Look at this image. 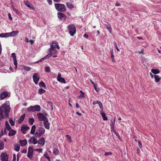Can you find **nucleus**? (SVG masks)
<instances>
[{"label":"nucleus","instance_id":"nucleus-1","mask_svg":"<svg viewBox=\"0 0 161 161\" xmlns=\"http://www.w3.org/2000/svg\"><path fill=\"white\" fill-rule=\"evenodd\" d=\"M9 103V101H6L0 107V115L2 119H4V116L7 118H9V114L10 110Z\"/></svg>","mask_w":161,"mask_h":161},{"label":"nucleus","instance_id":"nucleus-2","mask_svg":"<svg viewBox=\"0 0 161 161\" xmlns=\"http://www.w3.org/2000/svg\"><path fill=\"white\" fill-rule=\"evenodd\" d=\"M55 7L56 10L59 12H64L66 11V8L64 4L59 3L55 4Z\"/></svg>","mask_w":161,"mask_h":161},{"label":"nucleus","instance_id":"nucleus-3","mask_svg":"<svg viewBox=\"0 0 161 161\" xmlns=\"http://www.w3.org/2000/svg\"><path fill=\"white\" fill-rule=\"evenodd\" d=\"M67 29L71 36H73L76 32L75 26L73 24L69 25L67 26Z\"/></svg>","mask_w":161,"mask_h":161},{"label":"nucleus","instance_id":"nucleus-4","mask_svg":"<svg viewBox=\"0 0 161 161\" xmlns=\"http://www.w3.org/2000/svg\"><path fill=\"white\" fill-rule=\"evenodd\" d=\"M45 132V129L42 126L39 127L35 133V136L36 137H40Z\"/></svg>","mask_w":161,"mask_h":161},{"label":"nucleus","instance_id":"nucleus-5","mask_svg":"<svg viewBox=\"0 0 161 161\" xmlns=\"http://www.w3.org/2000/svg\"><path fill=\"white\" fill-rule=\"evenodd\" d=\"M41 110V107L39 105H36L34 106H30L28 108V112H35V111L39 112Z\"/></svg>","mask_w":161,"mask_h":161},{"label":"nucleus","instance_id":"nucleus-6","mask_svg":"<svg viewBox=\"0 0 161 161\" xmlns=\"http://www.w3.org/2000/svg\"><path fill=\"white\" fill-rule=\"evenodd\" d=\"M37 116L38 117V119L39 121H44L48 119L47 117L43 113H37Z\"/></svg>","mask_w":161,"mask_h":161},{"label":"nucleus","instance_id":"nucleus-7","mask_svg":"<svg viewBox=\"0 0 161 161\" xmlns=\"http://www.w3.org/2000/svg\"><path fill=\"white\" fill-rule=\"evenodd\" d=\"M34 153L33 149L32 147L29 146L28 148L27 156L30 159H31Z\"/></svg>","mask_w":161,"mask_h":161},{"label":"nucleus","instance_id":"nucleus-8","mask_svg":"<svg viewBox=\"0 0 161 161\" xmlns=\"http://www.w3.org/2000/svg\"><path fill=\"white\" fill-rule=\"evenodd\" d=\"M2 161H8V155L5 153H2L0 155Z\"/></svg>","mask_w":161,"mask_h":161},{"label":"nucleus","instance_id":"nucleus-9","mask_svg":"<svg viewBox=\"0 0 161 161\" xmlns=\"http://www.w3.org/2000/svg\"><path fill=\"white\" fill-rule=\"evenodd\" d=\"M38 74V73H35L32 76L33 81L35 84L36 85L37 84L40 79Z\"/></svg>","mask_w":161,"mask_h":161},{"label":"nucleus","instance_id":"nucleus-10","mask_svg":"<svg viewBox=\"0 0 161 161\" xmlns=\"http://www.w3.org/2000/svg\"><path fill=\"white\" fill-rule=\"evenodd\" d=\"M30 128L27 125H24L21 126V131L23 134H25L26 131L30 129Z\"/></svg>","mask_w":161,"mask_h":161},{"label":"nucleus","instance_id":"nucleus-11","mask_svg":"<svg viewBox=\"0 0 161 161\" xmlns=\"http://www.w3.org/2000/svg\"><path fill=\"white\" fill-rule=\"evenodd\" d=\"M57 15L58 18L60 20H62L64 19H65L66 18L67 16L65 15L62 13L60 12H58L57 13Z\"/></svg>","mask_w":161,"mask_h":161},{"label":"nucleus","instance_id":"nucleus-12","mask_svg":"<svg viewBox=\"0 0 161 161\" xmlns=\"http://www.w3.org/2000/svg\"><path fill=\"white\" fill-rule=\"evenodd\" d=\"M8 92L6 91H3L0 94V99L3 100L4 98L8 96Z\"/></svg>","mask_w":161,"mask_h":161},{"label":"nucleus","instance_id":"nucleus-13","mask_svg":"<svg viewBox=\"0 0 161 161\" xmlns=\"http://www.w3.org/2000/svg\"><path fill=\"white\" fill-rule=\"evenodd\" d=\"M19 32L17 31H13L10 32L8 33V36L9 37H14L17 36Z\"/></svg>","mask_w":161,"mask_h":161},{"label":"nucleus","instance_id":"nucleus-14","mask_svg":"<svg viewBox=\"0 0 161 161\" xmlns=\"http://www.w3.org/2000/svg\"><path fill=\"white\" fill-rule=\"evenodd\" d=\"M104 25L106 26V28L108 30L110 33H112V29L110 24L108 22H106L105 24H104Z\"/></svg>","mask_w":161,"mask_h":161},{"label":"nucleus","instance_id":"nucleus-15","mask_svg":"<svg viewBox=\"0 0 161 161\" xmlns=\"http://www.w3.org/2000/svg\"><path fill=\"white\" fill-rule=\"evenodd\" d=\"M58 42L54 41L52 42V44L50 45V47L49 48V50H53V49H55L56 48V46Z\"/></svg>","mask_w":161,"mask_h":161},{"label":"nucleus","instance_id":"nucleus-16","mask_svg":"<svg viewBox=\"0 0 161 161\" xmlns=\"http://www.w3.org/2000/svg\"><path fill=\"white\" fill-rule=\"evenodd\" d=\"M50 123L48 121V119L43 122V125L46 129L49 130L50 129Z\"/></svg>","mask_w":161,"mask_h":161},{"label":"nucleus","instance_id":"nucleus-17","mask_svg":"<svg viewBox=\"0 0 161 161\" xmlns=\"http://www.w3.org/2000/svg\"><path fill=\"white\" fill-rule=\"evenodd\" d=\"M38 143L40 144L41 146H43L45 144V139L43 137H42L39 140Z\"/></svg>","mask_w":161,"mask_h":161},{"label":"nucleus","instance_id":"nucleus-18","mask_svg":"<svg viewBox=\"0 0 161 161\" xmlns=\"http://www.w3.org/2000/svg\"><path fill=\"white\" fill-rule=\"evenodd\" d=\"M19 142L20 143V145L21 146L23 147L27 144V142L26 140L25 139L24 140H20Z\"/></svg>","mask_w":161,"mask_h":161},{"label":"nucleus","instance_id":"nucleus-19","mask_svg":"<svg viewBox=\"0 0 161 161\" xmlns=\"http://www.w3.org/2000/svg\"><path fill=\"white\" fill-rule=\"evenodd\" d=\"M9 131L8 133V136H12L15 135L16 133V131L12 129Z\"/></svg>","mask_w":161,"mask_h":161},{"label":"nucleus","instance_id":"nucleus-20","mask_svg":"<svg viewBox=\"0 0 161 161\" xmlns=\"http://www.w3.org/2000/svg\"><path fill=\"white\" fill-rule=\"evenodd\" d=\"M115 117L113 120L112 121V120H111V124H110V127H111V130H113L114 129V126L115 125Z\"/></svg>","mask_w":161,"mask_h":161},{"label":"nucleus","instance_id":"nucleus-21","mask_svg":"<svg viewBox=\"0 0 161 161\" xmlns=\"http://www.w3.org/2000/svg\"><path fill=\"white\" fill-rule=\"evenodd\" d=\"M25 117V114H23L19 118L18 120V123L19 124H21L24 120Z\"/></svg>","mask_w":161,"mask_h":161},{"label":"nucleus","instance_id":"nucleus-22","mask_svg":"<svg viewBox=\"0 0 161 161\" xmlns=\"http://www.w3.org/2000/svg\"><path fill=\"white\" fill-rule=\"evenodd\" d=\"M25 4L30 9H33L34 8L33 5L30 3L28 1L25 2Z\"/></svg>","mask_w":161,"mask_h":161},{"label":"nucleus","instance_id":"nucleus-23","mask_svg":"<svg viewBox=\"0 0 161 161\" xmlns=\"http://www.w3.org/2000/svg\"><path fill=\"white\" fill-rule=\"evenodd\" d=\"M100 114L103 117V119L104 120H108L107 117L106 116L105 113H103L101 111H100Z\"/></svg>","mask_w":161,"mask_h":161},{"label":"nucleus","instance_id":"nucleus-24","mask_svg":"<svg viewBox=\"0 0 161 161\" xmlns=\"http://www.w3.org/2000/svg\"><path fill=\"white\" fill-rule=\"evenodd\" d=\"M36 126L35 125H33L31 129L30 134L32 135L34 134L36 130Z\"/></svg>","mask_w":161,"mask_h":161},{"label":"nucleus","instance_id":"nucleus-25","mask_svg":"<svg viewBox=\"0 0 161 161\" xmlns=\"http://www.w3.org/2000/svg\"><path fill=\"white\" fill-rule=\"evenodd\" d=\"M151 72L154 74L156 75L159 73L160 71V70L158 69H153L151 70Z\"/></svg>","mask_w":161,"mask_h":161},{"label":"nucleus","instance_id":"nucleus-26","mask_svg":"<svg viewBox=\"0 0 161 161\" xmlns=\"http://www.w3.org/2000/svg\"><path fill=\"white\" fill-rule=\"evenodd\" d=\"M66 5L67 7L70 9H72L74 7V5L72 4L69 2L67 3Z\"/></svg>","mask_w":161,"mask_h":161},{"label":"nucleus","instance_id":"nucleus-27","mask_svg":"<svg viewBox=\"0 0 161 161\" xmlns=\"http://www.w3.org/2000/svg\"><path fill=\"white\" fill-rule=\"evenodd\" d=\"M5 124L6 126L5 128H6L8 130H10L11 129V127L10 126L7 121H6Z\"/></svg>","mask_w":161,"mask_h":161},{"label":"nucleus","instance_id":"nucleus-28","mask_svg":"<svg viewBox=\"0 0 161 161\" xmlns=\"http://www.w3.org/2000/svg\"><path fill=\"white\" fill-rule=\"evenodd\" d=\"M39 86L40 87H43L45 89L46 88V86L43 81H41L39 83Z\"/></svg>","mask_w":161,"mask_h":161},{"label":"nucleus","instance_id":"nucleus-29","mask_svg":"<svg viewBox=\"0 0 161 161\" xmlns=\"http://www.w3.org/2000/svg\"><path fill=\"white\" fill-rule=\"evenodd\" d=\"M112 132H113L116 135V136H117L119 140L121 141H122V139L121 138V137H120L119 134L118 132H116L114 130H111Z\"/></svg>","mask_w":161,"mask_h":161},{"label":"nucleus","instance_id":"nucleus-30","mask_svg":"<svg viewBox=\"0 0 161 161\" xmlns=\"http://www.w3.org/2000/svg\"><path fill=\"white\" fill-rule=\"evenodd\" d=\"M0 37L2 38L8 37V33H2L0 34Z\"/></svg>","mask_w":161,"mask_h":161},{"label":"nucleus","instance_id":"nucleus-31","mask_svg":"<svg viewBox=\"0 0 161 161\" xmlns=\"http://www.w3.org/2000/svg\"><path fill=\"white\" fill-rule=\"evenodd\" d=\"M59 150L56 148H54L53 149V153L55 155H58L59 154Z\"/></svg>","mask_w":161,"mask_h":161},{"label":"nucleus","instance_id":"nucleus-32","mask_svg":"<svg viewBox=\"0 0 161 161\" xmlns=\"http://www.w3.org/2000/svg\"><path fill=\"white\" fill-rule=\"evenodd\" d=\"M154 77L155 80V81L156 82H158L161 79V78L158 75H155L154 76Z\"/></svg>","mask_w":161,"mask_h":161},{"label":"nucleus","instance_id":"nucleus-33","mask_svg":"<svg viewBox=\"0 0 161 161\" xmlns=\"http://www.w3.org/2000/svg\"><path fill=\"white\" fill-rule=\"evenodd\" d=\"M45 92L46 91L42 88H40L38 90V93L40 95L42 94Z\"/></svg>","mask_w":161,"mask_h":161},{"label":"nucleus","instance_id":"nucleus-34","mask_svg":"<svg viewBox=\"0 0 161 161\" xmlns=\"http://www.w3.org/2000/svg\"><path fill=\"white\" fill-rule=\"evenodd\" d=\"M53 50L49 51V49H48V51L50 52V55H51L56 54L57 52V51L56 49H53Z\"/></svg>","mask_w":161,"mask_h":161},{"label":"nucleus","instance_id":"nucleus-35","mask_svg":"<svg viewBox=\"0 0 161 161\" xmlns=\"http://www.w3.org/2000/svg\"><path fill=\"white\" fill-rule=\"evenodd\" d=\"M29 123L31 125H33L34 122V119L33 118H29Z\"/></svg>","mask_w":161,"mask_h":161},{"label":"nucleus","instance_id":"nucleus-36","mask_svg":"<svg viewBox=\"0 0 161 161\" xmlns=\"http://www.w3.org/2000/svg\"><path fill=\"white\" fill-rule=\"evenodd\" d=\"M31 139H32V142L33 144H36L38 142V141L36 140L35 137L32 136L31 137Z\"/></svg>","mask_w":161,"mask_h":161},{"label":"nucleus","instance_id":"nucleus-37","mask_svg":"<svg viewBox=\"0 0 161 161\" xmlns=\"http://www.w3.org/2000/svg\"><path fill=\"white\" fill-rule=\"evenodd\" d=\"M57 80L59 82H61V83H66L65 79L62 77H61L58 79H57Z\"/></svg>","mask_w":161,"mask_h":161},{"label":"nucleus","instance_id":"nucleus-38","mask_svg":"<svg viewBox=\"0 0 161 161\" xmlns=\"http://www.w3.org/2000/svg\"><path fill=\"white\" fill-rule=\"evenodd\" d=\"M43 156L48 160V161H51L50 157L48 156V154L47 152L44 153Z\"/></svg>","mask_w":161,"mask_h":161},{"label":"nucleus","instance_id":"nucleus-39","mask_svg":"<svg viewBox=\"0 0 161 161\" xmlns=\"http://www.w3.org/2000/svg\"><path fill=\"white\" fill-rule=\"evenodd\" d=\"M110 53L111 54V58L112 59V61L113 62H115V60L114 58V55L113 54V49H112L110 50Z\"/></svg>","mask_w":161,"mask_h":161},{"label":"nucleus","instance_id":"nucleus-40","mask_svg":"<svg viewBox=\"0 0 161 161\" xmlns=\"http://www.w3.org/2000/svg\"><path fill=\"white\" fill-rule=\"evenodd\" d=\"M4 148V143L2 141H0V150H3Z\"/></svg>","mask_w":161,"mask_h":161},{"label":"nucleus","instance_id":"nucleus-41","mask_svg":"<svg viewBox=\"0 0 161 161\" xmlns=\"http://www.w3.org/2000/svg\"><path fill=\"white\" fill-rule=\"evenodd\" d=\"M97 104H99V106L100 108L102 110V111H103V108L102 102L100 101H98V103Z\"/></svg>","mask_w":161,"mask_h":161},{"label":"nucleus","instance_id":"nucleus-42","mask_svg":"<svg viewBox=\"0 0 161 161\" xmlns=\"http://www.w3.org/2000/svg\"><path fill=\"white\" fill-rule=\"evenodd\" d=\"M9 122L12 126L14 125L15 122L13 121V120L11 118H9Z\"/></svg>","mask_w":161,"mask_h":161},{"label":"nucleus","instance_id":"nucleus-43","mask_svg":"<svg viewBox=\"0 0 161 161\" xmlns=\"http://www.w3.org/2000/svg\"><path fill=\"white\" fill-rule=\"evenodd\" d=\"M80 92L81 94L78 97L80 98L85 97L84 93L81 90L80 91Z\"/></svg>","mask_w":161,"mask_h":161},{"label":"nucleus","instance_id":"nucleus-44","mask_svg":"<svg viewBox=\"0 0 161 161\" xmlns=\"http://www.w3.org/2000/svg\"><path fill=\"white\" fill-rule=\"evenodd\" d=\"M16 145H17V146L15 147L14 148V150L16 151L17 152H18L19 151L20 147L19 145H15V146Z\"/></svg>","mask_w":161,"mask_h":161},{"label":"nucleus","instance_id":"nucleus-45","mask_svg":"<svg viewBox=\"0 0 161 161\" xmlns=\"http://www.w3.org/2000/svg\"><path fill=\"white\" fill-rule=\"evenodd\" d=\"M45 71L47 73H49L51 71V69L49 66H46L45 67Z\"/></svg>","mask_w":161,"mask_h":161},{"label":"nucleus","instance_id":"nucleus-46","mask_svg":"<svg viewBox=\"0 0 161 161\" xmlns=\"http://www.w3.org/2000/svg\"><path fill=\"white\" fill-rule=\"evenodd\" d=\"M93 86H94V89H95V91L97 92H98L99 91V90H100L99 88H97V83H96L95 85H93Z\"/></svg>","mask_w":161,"mask_h":161},{"label":"nucleus","instance_id":"nucleus-47","mask_svg":"<svg viewBox=\"0 0 161 161\" xmlns=\"http://www.w3.org/2000/svg\"><path fill=\"white\" fill-rule=\"evenodd\" d=\"M23 67L24 69L25 70L29 71L31 69V68L30 67H28V66H25V65L23 66Z\"/></svg>","mask_w":161,"mask_h":161},{"label":"nucleus","instance_id":"nucleus-48","mask_svg":"<svg viewBox=\"0 0 161 161\" xmlns=\"http://www.w3.org/2000/svg\"><path fill=\"white\" fill-rule=\"evenodd\" d=\"M12 57L13 58V60L16 59V56L15 53H13L11 54Z\"/></svg>","mask_w":161,"mask_h":161},{"label":"nucleus","instance_id":"nucleus-49","mask_svg":"<svg viewBox=\"0 0 161 161\" xmlns=\"http://www.w3.org/2000/svg\"><path fill=\"white\" fill-rule=\"evenodd\" d=\"M66 136L67 138V140H68L69 142H70L72 141L71 137L69 135H67Z\"/></svg>","mask_w":161,"mask_h":161},{"label":"nucleus","instance_id":"nucleus-50","mask_svg":"<svg viewBox=\"0 0 161 161\" xmlns=\"http://www.w3.org/2000/svg\"><path fill=\"white\" fill-rule=\"evenodd\" d=\"M34 151L36 152H38L39 153H41L42 152V149L41 148H38L34 149Z\"/></svg>","mask_w":161,"mask_h":161},{"label":"nucleus","instance_id":"nucleus-51","mask_svg":"<svg viewBox=\"0 0 161 161\" xmlns=\"http://www.w3.org/2000/svg\"><path fill=\"white\" fill-rule=\"evenodd\" d=\"M114 47L116 48V50L118 51H119L120 50L118 48L117 46V44L116 42H114Z\"/></svg>","mask_w":161,"mask_h":161},{"label":"nucleus","instance_id":"nucleus-52","mask_svg":"<svg viewBox=\"0 0 161 161\" xmlns=\"http://www.w3.org/2000/svg\"><path fill=\"white\" fill-rule=\"evenodd\" d=\"M51 56V55H50L49 54H48L47 55H46L45 57H43V58L44 59H46L50 57Z\"/></svg>","mask_w":161,"mask_h":161},{"label":"nucleus","instance_id":"nucleus-53","mask_svg":"<svg viewBox=\"0 0 161 161\" xmlns=\"http://www.w3.org/2000/svg\"><path fill=\"white\" fill-rule=\"evenodd\" d=\"M112 153L111 152H106L105 153L104 155L105 156H107L110 155H112Z\"/></svg>","mask_w":161,"mask_h":161},{"label":"nucleus","instance_id":"nucleus-54","mask_svg":"<svg viewBox=\"0 0 161 161\" xmlns=\"http://www.w3.org/2000/svg\"><path fill=\"white\" fill-rule=\"evenodd\" d=\"M14 61V65H17V59L13 60Z\"/></svg>","mask_w":161,"mask_h":161},{"label":"nucleus","instance_id":"nucleus-55","mask_svg":"<svg viewBox=\"0 0 161 161\" xmlns=\"http://www.w3.org/2000/svg\"><path fill=\"white\" fill-rule=\"evenodd\" d=\"M13 161H16V154H13Z\"/></svg>","mask_w":161,"mask_h":161},{"label":"nucleus","instance_id":"nucleus-56","mask_svg":"<svg viewBox=\"0 0 161 161\" xmlns=\"http://www.w3.org/2000/svg\"><path fill=\"white\" fill-rule=\"evenodd\" d=\"M47 2L50 5H51L52 4V0H47Z\"/></svg>","mask_w":161,"mask_h":161},{"label":"nucleus","instance_id":"nucleus-57","mask_svg":"<svg viewBox=\"0 0 161 161\" xmlns=\"http://www.w3.org/2000/svg\"><path fill=\"white\" fill-rule=\"evenodd\" d=\"M138 146H139V147L141 148H142V145L141 144V142H140V141H138Z\"/></svg>","mask_w":161,"mask_h":161},{"label":"nucleus","instance_id":"nucleus-58","mask_svg":"<svg viewBox=\"0 0 161 161\" xmlns=\"http://www.w3.org/2000/svg\"><path fill=\"white\" fill-rule=\"evenodd\" d=\"M8 16L9 19L11 20H12L13 19H12V17L11 16V15L10 13H8Z\"/></svg>","mask_w":161,"mask_h":161},{"label":"nucleus","instance_id":"nucleus-59","mask_svg":"<svg viewBox=\"0 0 161 161\" xmlns=\"http://www.w3.org/2000/svg\"><path fill=\"white\" fill-rule=\"evenodd\" d=\"M47 102L48 103V104L50 105V107L53 106V103L51 101H48Z\"/></svg>","mask_w":161,"mask_h":161},{"label":"nucleus","instance_id":"nucleus-60","mask_svg":"<svg viewBox=\"0 0 161 161\" xmlns=\"http://www.w3.org/2000/svg\"><path fill=\"white\" fill-rule=\"evenodd\" d=\"M27 151L26 149H24L21 151V152L22 153H27Z\"/></svg>","mask_w":161,"mask_h":161},{"label":"nucleus","instance_id":"nucleus-61","mask_svg":"<svg viewBox=\"0 0 161 161\" xmlns=\"http://www.w3.org/2000/svg\"><path fill=\"white\" fill-rule=\"evenodd\" d=\"M61 78V74L60 73H59L58 74V76H57V79H58Z\"/></svg>","mask_w":161,"mask_h":161},{"label":"nucleus","instance_id":"nucleus-62","mask_svg":"<svg viewBox=\"0 0 161 161\" xmlns=\"http://www.w3.org/2000/svg\"><path fill=\"white\" fill-rule=\"evenodd\" d=\"M4 135L3 131V129H2V131H1V133L0 134V138H1V137L3 136V135Z\"/></svg>","mask_w":161,"mask_h":161},{"label":"nucleus","instance_id":"nucleus-63","mask_svg":"<svg viewBox=\"0 0 161 161\" xmlns=\"http://www.w3.org/2000/svg\"><path fill=\"white\" fill-rule=\"evenodd\" d=\"M83 37L86 39H88V35H87V34H85L84 35H83Z\"/></svg>","mask_w":161,"mask_h":161},{"label":"nucleus","instance_id":"nucleus-64","mask_svg":"<svg viewBox=\"0 0 161 161\" xmlns=\"http://www.w3.org/2000/svg\"><path fill=\"white\" fill-rule=\"evenodd\" d=\"M34 41L32 40H31L29 41V42H30L31 45H32L34 42Z\"/></svg>","mask_w":161,"mask_h":161}]
</instances>
